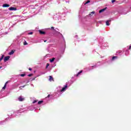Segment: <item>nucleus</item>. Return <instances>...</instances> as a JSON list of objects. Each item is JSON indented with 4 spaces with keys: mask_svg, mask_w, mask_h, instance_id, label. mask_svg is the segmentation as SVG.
I'll return each instance as SVG.
<instances>
[{
    "mask_svg": "<svg viewBox=\"0 0 131 131\" xmlns=\"http://www.w3.org/2000/svg\"><path fill=\"white\" fill-rule=\"evenodd\" d=\"M67 88H68V85L66 84L64 87H63L62 90H60V92H64V91H66V89H67Z\"/></svg>",
    "mask_w": 131,
    "mask_h": 131,
    "instance_id": "nucleus-1",
    "label": "nucleus"
},
{
    "mask_svg": "<svg viewBox=\"0 0 131 131\" xmlns=\"http://www.w3.org/2000/svg\"><path fill=\"white\" fill-rule=\"evenodd\" d=\"M18 101H19V102H23V101H24V100H25V98H23L22 96H19L18 98Z\"/></svg>",
    "mask_w": 131,
    "mask_h": 131,
    "instance_id": "nucleus-2",
    "label": "nucleus"
},
{
    "mask_svg": "<svg viewBox=\"0 0 131 131\" xmlns=\"http://www.w3.org/2000/svg\"><path fill=\"white\" fill-rule=\"evenodd\" d=\"M9 59H10L9 56H6L4 57V62H7V61L9 60Z\"/></svg>",
    "mask_w": 131,
    "mask_h": 131,
    "instance_id": "nucleus-3",
    "label": "nucleus"
},
{
    "mask_svg": "<svg viewBox=\"0 0 131 131\" xmlns=\"http://www.w3.org/2000/svg\"><path fill=\"white\" fill-rule=\"evenodd\" d=\"M9 10H10V11H17V8L15 7H10Z\"/></svg>",
    "mask_w": 131,
    "mask_h": 131,
    "instance_id": "nucleus-4",
    "label": "nucleus"
},
{
    "mask_svg": "<svg viewBox=\"0 0 131 131\" xmlns=\"http://www.w3.org/2000/svg\"><path fill=\"white\" fill-rule=\"evenodd\" d=\"M9 7H10V5L8 4H4L3 5V8H9Z\"/></svg>",
    "mask_w": 131,
    "mask_h": 131,
    "instance_id": "nucleus-5",
    "label": "nucleus"
},
{
    "mask_svg": "<svg viewBox=\"0 0 131 131\" xmlns=\"http://www.w3.org/2000/svg\"><path fill=\"white\" fill-rule=\"evenodd\" d=\"M49 81H54V78H53V76H49Z\"/></svg>",
    "mask_w": 131,
    "mask_h": 131,
    "instance_id": "nucleus-6",
    "label": "nucleus"
},
{
    "mask_svg": "<svg viewBox=\"0 0 131 131\" xmlns=\"http://www.w3.org/2000/svg\"><path fill=\"white\" fill-rule=\"evenodd\" d=\"M40 34H46V32L42 31L41 30H39Z\"/></svg>",
    "mask_w": 131,
    "mask_h": 131,
    "instance_id": "nucleus-7",
    "label": "nucleus"
},
{
    "mask_svg": "<svg viewBox=\"0 0 131 131\" xmlns=\"http://www.w3.org/2000/svg\"><path fill=\"white\" fill-rule=\"evenodd\" d=\"M111 21V20H108L106 21V25H107V26H109V25H110V24H109V22H110Z\"/></svg>",
    "mask_w": 131,
    "mask_h": 131,
    "instance_id": "nucleus-8",
    "label": "nucleus"
},
{
    "mask_svg": "<svg viewBox=\"0 0 131 131\" xmlns=\"http://www.w3.org/2000/svg\"><path fill=\"white\" fill-rule=\"evenodd\" d=\"M55 58H52V59H50V62H51V63H53V62H54V61H55Z\"/></svg>",
    "mask_w": 131,
    "mask_h": 131,
    "instance_id": "nucleus-9",
    "label": "nucleus"
},
{
    "mask_svg": "<svg viewBox=\"0 0 131 131\" xmlns=\"http://www.w3.org/2000/svg\"><path fill=\"white\" fill-rule=\"evenodd\" d=\"M106 10V8H104L103 9H101L99 11V13H103V12H104L105 10Z\"/></svg>",
    "mask_w": 131,
    "mask_h": 131,
    "instance_id": "nucleus-10",
    "label": "nucleus"
},
{
    "mask_svg": "<svg viewBox=\"0 0 131 131\" xmlns=\"http://www.w3.org/2000/svg\"><path fill=\"white\" fill-rule=\"evenodd\" d=\"M118 56H113V57H112V60H113V61H114V59H118Z\"/></svg>",
    "mask_w": 131,
    "mask_h": 131,
    "instance_id": "nucleus-11",
    "label": "nucleus"
},
{
    "mask_svg": "<svg viewBox=\"0 0 131 131\" xmlns=\"http://www.w3.org/2000/svg\"><path fill=\"white\" fill-rule=\"evenodd\" d=\"M95 14V11H92L89 14V16H93Z\"/></svg>",
    "mask_w": 131,
    "mask_h": 131,
    "instance_id": "nucleus-12",
    "label": "nucleus"
},
{
    "mask_svg": "<svg viewBox=\"0 0 131 131\" xmlns=\"http://www.w3.org/2000/svg\"><path fill=\"white\" fill-rule=\"evenodd\" d=\"M14 51L13 50H12L9 53V55H13V54H14Z\"/></svg>",
    "mask_w": 131,
    "mask_h": 131,
    "instance_id": "nucleus-13",
    "label": "nucleus"
},
{
    "mask_svg": "<svg viewBox=\"0 0 131 131\" xmlns=\"http://www.w3.org/2000/svg\"><path fill=\"white\" fill-rule=\"evenodd\" d=\"M42 103H43V101H42V100H41V101H39L38 102V105H40V104H41Z\"/></svg>",
    "mask_w": 131,
    "mask_h": 131,
    "instance_id": "nucleus-14",
    "label": "nucleus"
},
{
    "mask_svg": "<svg viewBox=\"0 0 131 131\" xmlns=\"http://www.w3.org/2000/svg\"><path fill=\"white\" fill-rule=\"evenodd\" d=\"M5 57V55H3L1 57V58H0V62L1 61H2V60H3L4 59V57Z\"/></svg>",
    "mask_w": 131,
    "mask_h": 131,
    "instance_id": "nucleus-15",
    "label": "nucleus"
},
{
    "mask_svg": "<svg viewBox=\"0 0 131 131\" xmlns=\"http://www.w3.org/2000/svg\"><path fill=\"white\" fill-rule=\"evenodd\" d=\"M81 73H82V71H80V72H79L77 74V76H78V75H79V74H81Z\"/></svg>",
    "mask_w": 131,
    "mask_h": 131,
    "instance_id": "nucleus-16",
    "label": "nucleus"
},
{
    "mask_svg": "<svg viewBox=\"0 0 131 131\" xmlns=\"http://www.w3.org/2000/svg\"><path fill=\"white\" fill-rule=\"evenodd\" d=\"M27 45H28V43H27V42L26 41H25L24 42V46H27Z\"/></svg>",
    "mask_w": 131,
    "mask_h": 131,
    "instance_id": "nucleus-17",
    "label": "nucleus"
},
{
    "mask_svg": "<svg viewBox=\"0 0 131 131\" xmlns=\"http://www.w3.org/2000/svg\"><path fill=\"white\" fill-rule=\"evenodd\" d=\"M25 75H26V74H20V76L21 77H24V76H25Z\"/></svg>",
    "mask_w": 131,
    "mask_h": 131,
    "instance_id": "nucleus-18",
    "label": "nucleus"
},
{
    "mask_svg": "<svg viewBox=\"0 0 131 131\" xmlns=\"http://www.w3.org/2000/svg\"><path fill=\"white\" fill-rule=\"evenodd\" d=\"M115 2H116V0H112V4H114V3H115Z\"/></svg>",
    "mask_w": 131,
    "mask_h": 131,
    "instance_id": "nucleus-19",
    "label": "nucleus"
},
{
    "mask_svg": "<svg viewBox=\"0 0 131 131\" xmlns=\"http://www.w3.org/2000/svg\"><path fill=\"white\" fill-rule=\"evenodd\" d=\"M32 75H33V74H29V75H28V76H29V77H30L31 76H32Z\"/></svg>",
    "mask_w": 131,
    "mask_h": 131,
    "instance_id": "nucleus-20",
    "label": "nucleus"
},
{
    "mask_svg": "<svg viewBox=\"0 0 131 131\" xmlns=\"http://www.w3.org/2000/svg\"><path fill=\"white\" fill-rule=\"evenodd\" d=\"M89 3H91V1H88L85 3V5H86V4H89Z\"/></svg>",
    "mask_w": 131,
    "mask_h": 131,
    "instance_id": "nucleus-21",
    "label": "nucleus"
},
{
    "mask_svg": "<svg viewBox=\"0 0 131 131\" xmlns=\"http://www.w3.org/2000/svg\"><path fill=\"white\" fill-rule=\"evenodd\" d=\"M49 66H50V64L47 63L46 68H48V67H49Z\"/></svg>",
    "mask_w": 131,
    "mask_h": 131,
    "instance_id": "nucleus-22",
    "label": "nucleus"
},
{
    "mask_svg": "<svg viewBox=\"0 0 131 131\" xmlns=\"http://www.w3.org/2000/svg\"><path fill=\"white\" fill-rule=\"evenodd\" d=\"M36 102H37V100H34V101L33 102V104H35V103H36Z\"/></svg>",
    "mask_w": 131,
    "mask_h": 131,
    "instance_id": "nucleus-23",
    "label": "nucleus"
},
{
    "mask_svg": "<svg viewBox=\"0 0 131 131\" xmlns=\"http://www.w3.org/2000/svg\"><path fill=\"white\" fill-rule=\"evenodd\" d=\"M6 88H7L6 87V86H4V87L2 89L3 90H6Z\"/></svg>",
    "mask_w": 131,
    "mask_h": 131,
    "instance_id": "nucleus-24",
    "label": "nucleus"
},
{
    "mask_svg": "<svg viewBox=\"0 0 131 131\" xmlns=\"http://www.w3.org/2000/svg\"><path fill=\"white\" fill-rule=\"evenodd\" d=\"M51 29H53V30H55V28L54 27H52Z\"/></svg>",
    "mask_w": 131,
    "mask_h": 131,
    "instance_id": "nucleus-25",
    "label": "nucleus"
},
{
    "mask_svg": "<svg viewBox=\"0 0 131 131\" xmlns=\"http://www.w3.org/2000/svg\"><path fill=\"white\" fill-rule=\"evenodd\" d=\"M25 86H26V85H25L21 86H20V88H25Z\"/></svg>",
    "mask_w": 131,
    "mask_h": 131,
    "instance_id": "nucleus-26",
    "label": "nucleus"
},
{
    "mask_svg": "<svg viewBox=\"0 0 131 131\" xmlns=\"http://www.w3.org/2000/svg\"><path fill=\"white\" fill-rule=\"evenodd\" d=\"M29 70H30V71H31V70H32V69H31V68H29Z\"/></svg>",
    "mask_w": 131,
    "mask_h": 131,
    "instance_id": "nucleus-27",
    "label": "nucleus"
},
{
    "mask_svg": "<svg viewBox=\"0 0 131 131\" xmlns=\"http://www.w3.org/2000/svg\"><path fill=\"white\" fill-rule=\"evenodd\" d=\"M50 96H51V95H50V94L48 95V96H47V98H50Z\"/></svg>",
    "mask_w": 131,
    "mask_h": 131,
    "instance_id": "nucleus-28",
    "label": "nucleus"
},
{
    "mask_svg": "<svg viewBox=\"0 0 131 131\" xmlns=\"http://www.w3.org/2000/svg\"><path fill=\"white\" fill-rule=\"evenodd\" d=\"M4 86L7 87V83H5V85H4Z\"/></svg>",
    "mask_w": 131,
    "mask_h": 131,
    "instance_id": "nucleus-29",
    "label": "nucleus"
},
{
    "mask_svg": "<svg viewBox=\"0 0 131 131\" xmlns=\"http://www.w3.org/2000/svg\"><path fill=\"white\" fill-rule=\"evenodd\" d=\"M4 86L7 87V83H5V85H4Z\"/></svg>",
    "mask_w": 131,
    "mask_h": 131,
    "instance_id": "nucleus-30",
    "label": "nucleus"
},
{
    "mask_svg": "<svg viewBox=\"0 0 131 131\" xmlns=\"http://www.w3.org/2000/svg\"><path fill=\"white\" fill-rule=\"evenodd\" d=\"M33 33H32V32H30V33H29V34H32Z\"/></svg>",
    "mask_w": 131,
    "mask_h": 131,
    "instance_id": "nucleus-31",
    "label": "nucleus"
},
{
    "mask_svg": "<svg viewBox=\"0 0 131 131\" xmlns=\"http://www.w3.org/2000/svg\"><path fill=\"white\" fill-rule=\"evenodd\" d=\"M130 49H131V46H130L129 47V50H130Z\"/></svg>",
    "mask_w": 131,
    "mask_h": 131,
    "instance_id": "nucleus-32",
    "label": "nucleus"
},
{
    "mask_svg": "<svg viewBox=\"0 0 131 131\" xmlns=\"http://www.w3.org/2000/svg\"><path fill=\"white\" fill-rule=\"evenodd\" d=\"M44 42H47V40H45Z\"/></svg>",
    "mask_w": 131,
    "mask_h": 131,
    "instance_id": "nucleus-33",
    "label": "nucleus"
},
{
    "mask_svg": "<svg viewBox=\"0 0 131 131\" xmlns=\"http://www.w3.org/2000/svg\"><path fill=\"white\" fill-rule=\"evenodd\" d=\"M8 81L6 82V84L8 83Z\"/></svg>",
    "mask_w": 131,
    "mask_h": 131,
    "instance_id": "nucleus-34",
    "label": "nucleus"
},
{
    "mask_svg": "<svg viewBox=\"0 0 131 131\" xmlns=\"http://www.w3.org/2000/svg\"><path fill=\"white\" fill-rule=\"evenodd\" d=\"M1 68H2V67H0V69H1Z\"/></svg>",
    "mask_w": 131,
    "mask_h": 131,
    "instance_id": "nucleus-35",
    "label": "nucleus"
}]
</instances>
